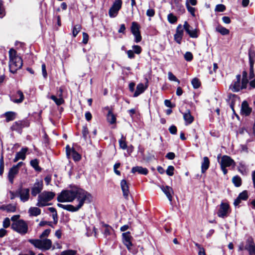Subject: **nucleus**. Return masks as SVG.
I'll list each match as a JSON object with an SVG mask.
<instances>
[{
    "mask_svg": "<svg viewBox=\"0 0 255 255\" xmlns=\"http://www.w3.org/2000/svg\"><path fill=\"white\" fill-rule=\"evenodd\" d=\"M11 228L21 235H24L28 232V224L22 219L13 222L11 225Z\"/></svg>",
    "mask_w": 255,
    "mask_h": 255,
    "instance_id": "423d86ee",
    "label": "nucleus"
},
{
    "mask_svg": "<svg viewBox=\"0 0 255 255\" xmlns=\"http://www.w3.org/2000/svg\"><path fill=\"white\" fill-rule=\"evenodd\" d=\"M27 150V147L22 148L19 152L16 153L15 158L13 159V162H16L20 159L24 160L26 157V153Z\"/></svg>",
    "mask_w": 255,
    "mask_h": 255,
    "instance_id": "f3484780",
    "label": "nucleus"
},
{
    "mask_svg": "<svg viewBox=\"0 0 255 255\" xmlns=\"http://www.w3.org/2000/svg\"><path fill=\"white\" fill-rule=\"evenodd\" d=\"M29 191L28 188H24L20 187L17 190V197H19L21 202H26L29 199Z\"/></svg>",
    "mask_w": 255,
    "mask_h": 255,
    "instance_id": "9b49d317",
    "label": "nucleus"
},
{
    "mask_svg": "<svg viewBox=\"0 0 255 255\" xmlns=\"http://www.w3.org/2000/svg\"><path fill=\"white\" fill-rule=\"evenodd\" d=\"M107 120L111 124H113L116 123V118L111 111H109L107 115Z\"/></svg>",
    "mask_w": 255,
    "mask_h": 255,
    "instance_id": "f704fd0d",
    "label": "nucleus"
},
{
    "mask_svg": "<svg viewBox=\"0 0 255 255\" xmlns=\"http://www.w3.org/2000/svg\"><path fill=\"white\" fill-rule=\"evenodd\" d=\"M9 68L10 72L15 73L22 66V60L20 56L17 55L16 51L13 48L9 51Z\"/></svg>",
    "mask_w": 255,
    "mask_h": 255,
    "instance_id": "7ed1b4c3",
    "label": "nucleus"
},
{
    "mask_svg": "<svg viewBox=\"0 0 255 255\" xmlns=\"http://www.w3.org/2000/svg\"><path fill=\"white\" fill-rule=\"evenodd\" d=\"M67 155L68 156H71L72 158L76 161L81 159V155L74 149H70L68 145L66 147Z\"/></svg>",
    "mask_w": 255,
    "mask_h": 255,
    "instance_id": "aec40b11",
    "label": "nucleus"
},
{
    "mask_svg": "<svg viewBox=\"0 0 255 255\" xmlns=\"http://www.w3.org/2000/svg\"><path fill=\"white\" fill-rule=\"evenodd\" d=\"M131 31L132 34H135L136 33L140 32L139 25L136 22H132V25H131Z\"/></svg>",
    "mask_w": 255,
    "mask_h": 255,
    "instance_id": "c9c22d12",
    "label": "nucleus"
},
{
    "mask_svg": "<svg viewBox=\"0 0 255 255\" xmlns=\"http://www.w3.org/2000/svg\"><path fill=\"white\" fill-rule=\"evenodd\" d=\"M168 21L170 23H174L177 21V18L173 13H169L167 16Z\"/></svg>",
    "mask_w": 255,
    "mask_h": 255,
    "instance_id": "58836bf2",
    "label": "nucleus"
},
{
    "mask_svg": "<svg viewBox=\"0 0 255 255\" xmlns=\"http://www.w3.org/2000/svg\"><path fill=\"white\" fill-rule=\"evenodd\" d=\"M183 29L192 38H197L198 36V30L196 28H193L187 21H185L183 25Z\"/></svg>",
    "mask_w": 255,
    "mask_h": 255,
    "instance_id": "4468645a",
    "label": "nucleus"
},
{
    "mask_svg": "<svg viewBox=\"0 0 255 255\" xmlns=\"http://www.w3.org/2000/svg\"><path fill=\"white\" fill-rule=\"evenodd\" d=\"M239 199H241V200H246L248 198V192L247 191H244L242 193H241L238 196Z\"/></svg>",
    "mask_w": 255,
    "mask_h": 255,
    "instance_id": "49530a36",
    "label": "nucleus"
},
{
    "mask_svg": "<svg viewBox=\"0 0 255 255\" xmlns=\"http://www.w3.org/2000/svg\"><path fill=\"white\" fill-rule=\"evenodd\" d=\"M247 250L250 255H255V245L253 239L249 237L246 240V245L244 243H241L239 246V251Z\"/></svg>",
    "mask_w": 255,
    "mask_h": 255,
    "instance_id": "0eeeda50",
    "label": "nucleus"
},
{
    "mask_svg": "<svg viewBox=\"0 0 255 255\" xmlns=\"http://www.w3.org/2000/svg\"><path fill=\"white\" fill-rule=\"evenodd\" d=\"M127 53L128 54V56L129 58L132 59L134 57V53L131 50H129L127 51Z\"/></svg>",
    "mask_w": 255,
    "mask_h": 255,
    "instance_id": "338daca9",
    "label": "nucleus"
},
{
    "mask_svg": "<svg viewBox=\"0 0 255 255\" xmlns=\"http://www.w3.org/2000/svg\"><path fill=\"white\" fill-rule=\"evenodd\" d=\"M174 168L173 166H169L166 171V174L169 176H172L174 174Z\"/></svg>",
    "mask_w": 255,
    "mask_h": 255,
    "instance_id": "603ef678",
    "label": "nucleus"
},
{
    "mask_svg": "<svg viewBox=\"0 0 255 255\" xmlns=\"http://www.w3.org/2000/svg\"><path fill=\"white\" fill-rule=\"evenodd\" d=\"M184 57L185 59L187 61H190L193 59V55L190 52H186Z\"/></svg>",
    "mask_w": 255,
    "mask_h": 255,
    "instance_id": "6e6d98bb",
    "label": "nucleus"
},
{
    "mask_svg": "<svg viewBox=\"0 0 255 255\" xmlns=\"http://www.w3.org/2000/svg\"><path fill=\"white\" fill-rule=\"evenodd\" d=\"M30 165L37 171L40 170V168L38 166V161L37 159H35L31 160Z\"/></svg>",
    "mask_w": 255,
    "mask_h": 255,
    "instance_id": "ea45409f",
    "label": "nucleus"
},
{
    "mask_svg": "<svg viewBox=\"0 0 255 255\" xmlns=\"http://www.w3.org/2000/svg\"><path fill=\"white\" fill-rule=\"evenodd\" d=\"M250 89L255 88V78L249 82Z\"/></svg>",
    "mask_w": 255,
    "mask_h": 255,
    "instance_id": "774afa93",
    "label": "nucleus"
},
{
    "mask_svg": "<svg viewBox=\"0 0 255 255\" xmlns=\"http://www.w3.org/2000/svg\"><path fill=\"white\" fill-rule=\"evenodd\" d=\"M192 85L195 89H197L200 86V82L197 78H194L191 81Z\"/></svg>",
    "mask_w": 255,
    "mask_h": 255,
    "instance_id": "37998d69",
    "label": "nucleus"
},
{
    "mask_svg": "<svg viewBox=\"0 0 255 255\" xmlns=\"http://www.w3.org/2000/svg\"><path fill=\"white\" fill-rule=\"evenodd\" d=\"M51 232L50 229H48L44 230L43 233L40 235L39 238L40 239H44V238H46L48 237Z\"/></svg>",
    "mask_w": 255,
    "mask_h": 255,
    "instance_id": "3c124183",
    "label": "nucleus"
},
{
    "mask_svg": "<svg viewBox=\"0 0 255 255\" xmlns=\"http://www.w3.org/2000/svg\"><path fill=\"white\" fill-rule=\"evenodd\" d=\"M172 4L173 8L176 10L182 12L184 11L185 9L183 5L181 3V0H174Z\"/></svg>",
    "mask_w": 255,
    "mask_h": 255,
    "instance_id": "a878e982",
    "label": "nucleus"
},
{
    "mask_svg": "<svg viewBox=\"0 0 255 255\" xmlns=\"http://www.w3.org/2000/svg\"><path fill=\"white\" fill-rule=\"evenodd\" d=\"M25 122L22 121H18L14 122L11 127L12 130H15L18 133H21L22 128L25 126Z\"/></svg>",
    "mask_w": 255,
    "mask_h": 255,
    "instance_id": "6ab92c4d",
    "label": "nucleus"
},
{
    "mask_svg": "<svg viewBox=\"0 0 255 255\" xmlns=\"http://www.w3.org/2000/svg\"><path fill=\"white\" fill-rule=\"evenodd\" d=\"M216 31L221 33L223 35H228L230 32L229 30L222 26L221 25H218L216 26Z\"/></svg>",
    "mask_w": 255,
    "mask_h": 255,
    "instance_id": "2f4dec72",
    "label": "nucleus"
},
{
    "mask_svg": "<svg viewBox=\"0 0 255 255\" xmlns=\"http://www.w3.org/2000/svg\"><path fill=\"white\" fill-rule=\"evenodd\" d=\"M19 170L13 166L9 169L8 174L9 181L12 184L15 176L18 173Z\"/></svg>",
    "mask_w": 255,
    "mask_h": 255,
    "instance_id": "5701e85b",
    "label": "nucleus"
},
{
    "mask_svg": "<svg viewBox=\"0 0 255 255\" xmlns=\"http://www.w3.org/2000/svg\"><path fill=\"white\" fill-rule=\"evenodd\" d=\"M232 181L235 186L240 187L242 184V180L239 176H235L232 179Z\"/></svg>",
    "mask_w": 255,
    "mask_h": 255,
    "instance_id": "4c0bfd02",
    "label": "nucleus"
},
{
    "mask_svg": "<svg viewBox=\"0 0 255 255\" xmlns=\"http://www.w3.org/2000/svg\"><path fill=\"white\" fill-rule=\"evenodd\" d=\"M55 194L51 191H44L39 194L36 205L38 207H44L49 204L48 202L50 201L55 197Z\"/></svg>",
    "mask_w": 255,
    "mask_h": 255,
    "instance_id": "39448f33",
    "label": "nucleus"
},
{
    "mask_svg": "<svg viewBox=\"0 0 255 255\" xmlns=\"http://www.w3.org/2000/svg\"><path fill=\"white\" fill-rule=\"evenodd\" d=\"M80 193L86 195L84 200H87L88 203L91 202L92 197L91 194L82 189L63 190L58 195L57 201L59 202H71L76 199V201H78Z\"/></svg>",
    "mask_w": 255,
    "mask_h": 255,
    "instance_id": "f257e3e1",
    "label": "nucleus"
},
{
    "mask_svg": "<svg viewBox=\"0 0 255 255\" xmlns=\"http://www.w3.org/2000/svg\"><path fill=\"white\" fill-rule=\"evenodd\" d=\"M146 14L149 17H153L155 14V10L152 8L148 9Z\"/></svg>",
    "mask_w": 255,
    "mask_h": 255,
    "instance_id": "680f3d73",
    "label": "nucleus"
},
{
    "mask_svg": "<svg viewBox=\"0 0 255 255\" xmlns=\"http://www.w3.org/2000/svg\"><path fill=\"white\" fill-rule=\"evenodd\" d=\"M183 35V28L181 24H179L176 29V33L174 34V38L177 43L180 44Z\"/></svg>",
    "mask_w": 255,
    "mask_h": 255,
    "instance_id": "dca6fc26",
    "label": "nucleus"
},
{
    "mask_svg": "<svg viewBox=\"0 0 255 255\" xmlns=\"http://www.w3.org/2000/svg\"><path fill=\"white\" fill-rule=\"evenodd\" d=\"M210 161L208 157H204L201 164V172L204 173L209 168Z\"/></svg>",
    "mask_w": 255,
    "mask_h": 255,
    "instance_id": "cd10ccee",
    "label": "nucleus"
},
{
    "mask_svg": "<svg viewBox=\"0 0 255 255\" xmlns=\"http://www.w3.org/2000/svg\"><path fill=\"white\" fill-rule=\"evenodd\" d=\"M252 112V109L249 107L246 101L243 102L241 107V113L243 115L249 116Z\"/></svg>",
    "mask_w": 255,
    "mask_h": 255,
    "instance_id": "412c9836",
    "label": "nucleus"
},
{
    "mask_svg": "<svg viewBox=\"0 0 255 255\" xmlns=\"http://www.w3.org/2000/svg\"><path fill=\"white\" fill-rule=\"evenodd\" d=\"M146 88L147 86L145 87L143 84L142 83L138 84L136 86V90L134 93L133 96L134 97H137L140 94L142 93L145 91Z\"/></svg>",
    "mask_w": 255,
    "mask_h": 255,
    "instance_id": "c85d7f7f",
    "label": "nucleus"
},
{
    "mask_svg": "<svg viewBox=\"0 0 255 255\" xmlns=\"http://www.w3.org/2000/svg\"><path fill=\"white\" fill-rule=\"evenodd\" d=\"M120 146L123 149H126L127 147V143L126 142L125 138L122 135L121 139L119 140Z\"/></svg>",
    "mask_w": 255,
    "mask_h": 255,
    "instance_id": "a19ab883",
    "label": "nucleus"
},
{
    "mask_svg": "<svg viewBox=\"0 0 255 255\" xmlns=\"http://www.w3.org/2000/svg\"><path fill=\"white\" fill-rule=\"evenodd\" d=\"M186 6L188 11L192 14V15L195 16V9L194 7H193L190 5L188 0H187L186 2Z\"/></svg>",
    "mask_w": 255,
    "mask_h": 255,
    "instance_id": "c03bdc74",
    "label": "nucleus"
},
{
    "mask_svg": "<svg viewBox=\"0 0 255 255\" xmlns=\"http://www.w3.org/2000/svg\"><path fill=\"white\" fill-rule=\"evenodd\" d=\"M89 40V36L88 34L85 32L83 33V43L85 44H86Z\"/></svg>",
    "mask_w": 255,
    "mask_h": 255,
    "instance_id": "e2e57ef3",
    "label": "nucleus"
},
{
    "mask_svg": "<svg viewBox=\"0 0 255 255\" xmlns=\"http://www.w3.org/2000/svg\"><path fill=\"white\" fill-rule=\"evenodd\" d=\"M238 170L242 174H245L247 173L246 166L243 162H240L239 163Z\"/></svg>",
    "mask_w": 255,
    "mask_h": 255,
    "instance_id": "e433bc0d",
    "label": "nucleus"
},
{
    "mask_svg": "<svg viewBox=\"0 0 255 255\" xmlns=\"http://www.w3.org/2000/svg\"><path fill=\"white\" fill-rule=\"evenodd\" d=\"M105 229L104 231V235L107 237V236H109L110 235L111 232L112 230V228L109 226L108 225H105Z\"/></svg>",
    "mask_w": 255,
    "mask_h": 255,
    "instance_id": "8fccbe9b",
    "label": "nucleus"
},
{
    "mask_svg": "<svg viewBox=\"0 0 255 255\" xmlns=\"http://www.w3.org/2000/svg\"><path fill=\"white\" fill-rule=\"evenodd\" d=\"M133 35L134 36V41L136 43H138L141 40V36L140 35V32L135 34H133Z\"/></svg>",
    "mask_w": 255,
    "mask_h": 255,
    "instance_id": "13d9d810",
    "label": "nucleus"
},
{
    "mask_svg": "<svg viewBox=\"0 0 255 255\" xmlns=\"http://www.w3.org/2000/svg\"><path fill=\"white\" fill-rule=\"evenodd\" d=\"M3 116L6 118L5 121L6 122H9L15 119L16 114L13 112H7L3 114Z\"/></svg>",
    "mask_w": 255,
    "mask_h": 255,
    "instance_id": "7c9ffc66",
    "label": "nucleus"
},
{
    "mask_svg": "<svg viewBox=\"0 0 255 255\" xmlns=\"http://www.w3.org/2000/svg\"><path fill=\"white\" fill-rule=\"evenodd\" d=\"M88 134L89 131L87 127L86 126H83L82 128V134L83 137L85 140L87 139Z\"/></svg>",
    "mask_w": 255,
    "mask_h": 255,
    "instance_id": "09e8293b",
    "label": "nucleus"
},
{
    "mask_svg": "<svg viewBox=\"0 0 255 255\" xmlns=\"http://www.w3.org/2000/svg\"><path fill=\"white\" fill-rule=\"evenodd\" d=\"M43 189V184L42 182H36L31 188V194L33 196H36L40 193Z\"/></svg>",
    "mask_w": 255,
    "mask_h": 255,
    "instance_id": "2eb2a0df",
    "label": "nucleus"
},
{
    "mask_svg": "<svg viewBox=\"0 0 255 255\" xmlns=\"http://www.w3.org/2000/svg\"><path fill=\"white\" fill-rule=\"evenodd\" d=\"M168 78L170 81L177 82L178 83H180L179 80L177 79L171 72H169L168 73Z\"/></svg>",
    "mask_w": 255,
    "mask_h": 255,
    "instance_id": "de8ad7c7",
    "label": "nucleus"
},
{
    "mask_svg": "<svg viewBox=\"0 0 255 255\" xmlns=\"http://www.w3.org/2000/svg\"><path fill=\"white\" fill-rule=\"evenodd\" d=\"M79 195L78 201H76L78 203L77 205L74 206L72 205H66L65 210L71 212H76L83 206L85 202H87V200H84V199L86 197L85 195L80 193Z\"/></svg>",
    "mask_w": 255,
    "mask_h": 255,
    "instance_id": "6e6552de",
    "label": "nucleus"
},
{
    "mask_svg": "<svg viewBox=\"0 0 255 255\" xmlns=\"http://www.w3.org/2000/svg\"><path fill=\"white\" fill-rule=\"evenodd\" d=\"M121 186L123 193V196L126 199H128L129 194V189L126 180L123 179L121 181Z\"/></svg>",
    "mask_w": 255,
    "mask_h": 255,
    "instance_id": "4be33fe9",
    "label": "nucleus"
},
{
    "mask_svg": "<svg viewBox=\"0 0 255 255\" xmlns=\"http://www.w3.org/2000/svg\"><path fill=\"white\" fill-rule=\"evenodd\" d=\"M229 213L230 207L229 204L226 203H222L217 212L218 216L222 218H225L228 216Z\"/></svg>",
    "mask_w": 255,
    "mask_h": 255,
    "instance_id": "f8f14e48",
    "label": "nucleus"
},
{
    "mask_svg": "<svg viewBox=\"0 0 255 255\" xmlns=\"http://www.w3.org/2000/svg\"><path fill=\"white\" fill-rule=\"evenodd\" d=\"M163 192L166 195L169 201L171 202L173 191L172 188L168 186H161L160 187Z\"/></svg>",
    "mask_w": 255,
    "mask_h": 255,
    "instance_id": "a211bd4d",
    "label": "nucleus"
},
{
    "mask_svg": "<svg viewBox=\"0 0 255 255\" xmlns=\"http://www.w3.org/2000/svg\"><path fill=\"white\" fill-rule=\"evenodd\" d=\"M123 243L124 245L127 247L128 250L133 253L135 254L136 252H134L131 249L132 244L131 242V236L130 235L129 232H126L123 234Z\"/></svg>",
    "mask_w": 255,
    "mask_h": 255,
    "instance_id": "ddd939ff",
    "label": "nucleus"
},
{
    "mask_svg": "<svg viewBox=\"0 0 255 255\" xmlns=\"http://www.w3.org/2000/svg\"><path fill=\"white\" fill-rule=\"evenodd\" d=\"M249 83L248 73L246 71L242 72V78L241 76L238 74L230 86V89L234 92H237L242 89H246Z\"/></svg>",
    "mask_w": 255,
    "mask_h": 255,
    "instance_id": "f03ea898",
    "label": "nucleus"
},
{
    "mask_svg": "<svg viewBox=\"0 0 255 255\" xmlns=\"http://www.w3.org/2000/svg\"><path fill=\"white\" fill-rule=\"evenodd\" d=\"M28 242L42 251L49 250L52 247V241L48 239H29Z\"/></svg>",
    "mask_w": 255,
    "mask_h": 255,
    "instance_id": "20e7f679",
    "label": "nucleus"
},
{
    "mask_svg": "<svg viewBox=\"0 0 255 255\" xmlns=\"http://www.w3.org/2000/svg\"><path fill=\"white\" fill-rule=\"evenodd\" d=\"M220 165L224 174L226 175L228 172L226 167H230L231 165L235 166V162L230 156L224 155L221 158Z\"/></svg>",
    "mask_w": 255,
    "mask_h": 255,
    "instance_id": "1a4fd4ad",
    "label": "nucleus"
},
{
    "mask_svg": "<svg viewBox=\"0 0 255 255\" xmlns=\"http://www.w3.org/2000/svg\"><path fill=\"white\" fill-rule=\"evenodd\" d=\"M47 98L52 100L57 106H60L64 103L63 98H58L54 95H48Z\"/></svg>",
    "mask_w": 255,
    "mask_h": 255,
    "instance_id": "c756f323",
    "label": "nucleus"
},
{
    "mask_svg": "<svg viewBox=\"0 0 255 255\" xmlns=\"http://www.w3.org/2000/svg\"><path fill=\"white\" fill-rule=\"evenodd\" d=\"M41 68L43 76L44 78H46L47 77V74L46 70V65L44 63L42 64Z\"/></svg>",
    "mask_w": 255,
    "mask_h": 255,
    "instance_id": "0e129e2a",
    "label": "nucleus"
},
{
    "mask_svg": "<svg viewBox=\"0 0 255 255\" xmlns=\"http://www.w3.org/2000/svg\"><path fill=\"white\" fill-rule=\"evenodd\" d=\"M10 225V221L8 218H5L2 223V226L4 228H7Z\"/></svg>",
    "mask_w": 255,
    "mask_h": 255,
    "instance_id": "4d7b16f0",
    "label": "nucleus"
},
{
    "mask_svg": "<svg viewBox=\"0 0 255 255\" xmlns=\"http://www.w3.org/2000/svg\"><path fill=\"white\" fill-rule=\"evenodd\" d=\"M132 48L134 50L133 52L134 53L139 54L141 52V48L140 46H139L138 45H133V46H132Z\"/></svg>",
    "mask_w": 255,
    "mask_h": 255,
    "instance_id": "bf43d9fd",
    "label": "nucleus"
},
{
    "mask_svg": "<svg viewBox=\"0 0 255 255\" xmlns=\"http://www.w3.org/2000/svg\"><path fill=\"white\" fill-rule=\"evenodd\" d=\"M120 165L121 164L120 163H116L114 166V172L118 175H121V172L117 170L118 168L120 167Z\"/></svg>",
    "mask_w": 255,
    "mask_h": 255,
    "instance_id": "052dcab7",
    "label": "nucleus"
},
{
    "mask_svg": "<svg viewBox=\"0 0 255 255\" xmlns=\"http://www.w3.org/2000/svg\"><path fill=\"white\" fill-rule=\"evenodd\" d=\"M30 216H37L41 213V210L37 207H30L28 210Z\"/></svg>",
    "mask_w": 255,
    "mask_h": 255,
    "instance_id": "473e14b6",
    "label": "nucleus"
},
{
    "mask_svg": "<svg viewBox=\"0 0 255 255\" xmlns=\"http://www.w3.org/2000/svg\"><path fill=\"white\" fill-rule=\"evenodd\" d=\"M169 130L171 134H175L177 132V128L175 126L172 125L169 128Z\"/></svg>",
    "mask_w": 255,
    "mask_h": 255,
    "instance_id": "69168bd1",
    "label": "nucleus"
},
{
    "mask_svg": "<svg viewBox=\"0 0 255 255\" xmlns=\"http://www.w3.org/2000/svg\"><path fill=\"white\" fill-rule=\"evenodd\" d=\"M122 4L121 0H115L113 5L109 9V14L110 17H115L121 9Z\"/></svg>",
    "mask_w": 255,
    "mask_h": 255,
    "instance_id": "9d476101",
    "label": "nucleus"
},
{
    "mask_svg": "<svg viewBox=\"0 0 255 255\" xmlns=\"http://www.w3.org/2000/svg\"><path fill=\"white\" fill-rule=\"evenodd\" d=\"M183 119L186 125L191 124L194 120V117L191 115L190 112L189 110L183 113Z\"/></svg>",
    "mask_w": 255,
    "mask_h": 255,
    "instance_id": "bb28decb",
    "label": "nucleus"
},
{
    "mask_svg": "<svg viewBox=\"0 0 255 255\" xmlns=\"http://www.w3.org/2000/svg\"><path fill=\"white\" fill-rule=\"evenodd\" d=\"M81 29V26L79 24L76 25L74 26L72 31L74 37H76L77 36L78 33L80 31Z\"/></svg>",
    "mask_w": 255,
    "mask_h": 255,
    "instance_id": "79ce46f5",
    "label": "nucleus"
},
{
    "mask_svg": "<svg viewBox=\"0 0 255 255\" xmlns=\"http://www.w3.org/2000/svg\"><path fill=\"white\" fill-rule=\"evenodd\" d=\"M0 209L6 211L8 213H13L16 211V206L13 204L2 205L0 206Z\"/></svg>",
    "mask_w": 255,
    "mask_h": 255,
    "instance_id": "393cba45",
    "label": "nucleus"
},
{
    "mask_svg": "<svg viewBox=\"0 0 255 255\" xmlns=\"http://www.w3.org/2000/svg\"><path fill=\"white\" fill-rule=\"evenodd\" d=\"M131 171L132 173L137 172L140 174L143 175H146L148 172V170L147 168L138 166L132 167Z\"/></svg>",
    "mask_w": 255,
    "mask_h": 255,
    "instance_id": "b1692460",
    "label": "nucleus"
},
{
    "mask_svg": "<svg viewBox=\"0 0 255 255\" xmlns=\"http://www.w3.org/2000/svg\"><path fill=\"white\" fill-rule=\"evenodd\" d=\"M16 96L19 97V99H12L13 102L15 103H20L24 99V95L21 91H18L17 92Z\"/></svg>",
    "mask_w": 255,
    "mask_h": 255,
    "instance_id": "72a5a7b5",
    "label": "nucleus"
},
{
    "mask_svg": "<svg viewBox=\"0 0 255 255\" xmlns=\"http://www.w3.org/2000/svg\"><path fill=\"white\" fill-rule=\"evenodd\" d=\"M76 251L69 250L62 252L60 255H76Z\"/></svg>",
    "mask_w": 255,
    "mask_h": 255,
    "instance_id": "a18cd8bd",
    "label": "nucleus"
},
{
    "mask_svg": "<svg viewBox=\"0 0 255 255\" xmlns=\"http://www.w3.org/2000/svg\"><path fill=\"white\" fill-rule=\"evenodd\" d=\"M226 9V6L224 4H217L215 8V11L219 12H223Z\"/></svg>",
    "mask_w": 255,
    "mask_h": 255,
    "instance_id": "864d4df0",
    "label": "nucleus"
},
{
    "mask_svg": "<svg viewBox=\"0 0 255 255\" xmlns=\"http://www.w3.org/2000/svg\"><path fill=\"white\" fill-rule=\"evenodd\" d=\"M4 171V161H3V157L2 155L0 159V175H1Z\"/></svg>",
    "mask_w": 255,
    "mask_h": 255,
    "instance_id": "5fc2aeb1",
    "label": "nucleus"
}]
</instances>
